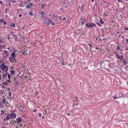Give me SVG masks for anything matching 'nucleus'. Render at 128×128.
I'll return each mask as SVG.
<instances>
[{"mask_svg":"<svg viewBox=\"0 0 128 128\" xmlns=\"http://www.w3.org/2000/svg\"><path fill=\"white\" fill-rule=\"evenodd\" d=\"M11 56L14 58H15L16 57V55L15 53L14 52H12L11 54Z\"/></svg>","mask_w":128,"mask_h":128,"instance_id":"obj_16","label":"nucleus"},{"mask_svg":"<svg viewBox=\"0 0 128 128\" xmlns=\"http://www.w3.org/2000/svg\"><path fill=\"white\" fill-rule=\"evenodd\" d=\"M9 60L11 63H14V60L15 59V58L14 57L10 56L9 58Z\"/></svg>","mask_w":128,"mask_h":128,"instance_id":"obj_2","label":"nucleus"},{"mask_svg":"<svg viewBox=\"0 0 128 128\" xmlns=\"http://www.w3.org/2000/svg\"><path fill=\"white\" fill-rule=\"evenodd\" d=\"M96 24H97L98 26L100 27H101L102 26V25H101L99 23L97 22L96 23Z\"/></svg>","mask_w":128,"mask_h":128,"instance_id":"obj_34","label":"nucleus"},{"mask_svg":"<svg viewBox=\"0 0 128 128\" xmlns=\"http://www.w3.org/2000/svg\"><path fill=\"white\" fill-rule=\"evenodd\" d=\"M82 6H80L79 8L81 12H82L83 11V4H82Z\"/></svg>","mask_w":128,"mask_h":128,"instance_id":"obj_12","label":"nucleus"},{"mask_svg":"<svg viewBox=\"0 0 128 128\" xmlns=\"http://www.w3.org/2000/svg\"><path fill=\"white\" fill-rule=\"evenodd\" d=\"M59 19L60 20H62V19L61 17V16H59Z\"/></svg>","mask_w":128,"mask_h":128,"instance_id":"obj_56","label":"nucleus"},{"mask_svg":"<svg viewBox=\"0 0 128 128\" xmlns=\"http://www.w3.org/2000/svg\"><path fill=\"white\" fill-rule=\"evenodd\" d=\"M33 12V11L32 10L31 12H30V14H28L29 15H30L31 16H32L33 15V14L32 13V12Z\"/></svg>","mask_w":128,"mask_h":128,"instance_id":"obj_29","label":"nucleus"},{"mask_svg":"<svg viewBox=\"0 0 128 128\" xmlns=\"http://www.w3.org/2000/svg\"><path fill=\"white\" fill-rule=\"evenodd\" d=\"M114 99H116L118 98L116 96H114Z\"/></svg>","mask_w":128,"mask_h":128,"instance_id":"obj_38","label":"nucleus"},{"mask_svg":"<svg viewBox=\"0 0 128 128\" xmlns=\"http://www.w3.org/2000/svg\"><path fill=\"white\" fill-rule=\"evenodd\" d=\"M61 64L63 65H64V62L63 60H62V62Z\"/></svg>","mask_w":128,"mask_h":128,"instance_id":"obj_42","label":"nucleus"},{"mask_svg":"<svg viewBox=\"0 0 128 128\" xmlns=\"http://www.w3.org/2000/svg\"><path fill=\"white\" fill-rule=\"evenodd\" d=\"M88 44L89 45V46H90V49H92V44Z\"/></svg>","mask_w":128,"mask_h":128,"instance_id":"obj_33","label":"nucleus"},{"mask_svg":"<svg viewBox=\"0 0 128 128\" xmlns=\"http://www.w3.org/2000/svg\"><path fill=\"white\" fill-rule=\"evenodd\" d=\"M12 36H13L14 38L15 39V40L16 41H17V40L18 38L17 36L14 34Z\"/></svg>","mask_w":128,"mask_h":128,"instance_id":"obj_13","label":"nucleus"},{"mask_svg":"<svg viewBox=\"0 0 128 128\" xmlns=\"http://www.w3.org/2000/svg\"><path fill=\"white\" fill-rule=\"evenodd\" d=\"M92 27H93L94 26H96V24H95L93 23H92Z\"/></svg>","mask_w":128,"mask_h":128,"instance_id":"obj_37","label":"nucleus"},{"mask_svg":"<svg viewBox=\"0 0 128 128\" xmlns=\"http://www.w3.org/2000/svg\"><path fill=\"white\" fill-rule=\"evenodd\" d=\"M20 106L21 108H22L23 109H24V106L23 105H22V106L20 105Z\"/></svg>","mask_w":128,"mask_h":128,"instance_id":"obj_44","label":"nucleus"},{"mask_svg":"<svg viewBox=\"0 0 128 128\" xmlns=\"http://www.w3.org/2000/svg\"><path fill=\"white\" fill-rule=\"evenodd\" d=\"M101 30L102 31V34L103 33V32H104V28H101Z\"/></svg>","mask_w":128,"mask_h":128,"instance_id":"obj_40","label":"nucleus"},{"mask_svg":"<svg viewBox=\"0 0 128 128\" xmlns=\"http://www.w3.org/2000/svg\"><path fill=\"white\" fill-rule=\"evenodd\" d=\"M7 76L8 77V80H10V78H11V76H12L11 75V74H10L9 73H8Z\"/></svg>","mask_w":128,"mask_h":128,"instance_id":"obj_14","label":"nucleus"},{"mask_svg":"<svg viewBox=\"0 0 128 128\" xmlns=\"http://www.w3.org/2000/svg\"><path fill=\"white\" fill-rule=\"evenodd\" d=\"M22 38L23 41L25 39V38L24 36L22 37Z\"/></svg>","mask_w":128,"mask_h":128,"instance_id":"obj_50","label":"nucleus"},{"mask_svg":"<svg viewBox=\"0 0 128 128\" xmlns=\"http://www.w3.org/2000/svg\"><path fill=\"white\" fill-rule=\"evenodd\" d=\"M100 23L101 24H104V22L102 21V19H101L100 20Z\"/></svg>","mask_w":128,"mask_h":128,"instance_id":"obj_27","label":"nucleus"},{"mask_svg":"<svg viewBox=\"0 0 128 128\" xmlns=\"http://www.w3.org/2000/svg\"><path fill=\"white\" fill-rule=\"evenodd\" d=\"M104 28L106 29V30H108V27H106V26H104Z\"/></svg>","mask_w":128,"mask_h":128,"instance_id":"obj_53","label":"nucleus"},{"mask_svg":"<svg viewBox=\"0 0 128 128\" xmlns=\"http://www.w3.org/2000/svg\"><path fill=\"white\" fill-rule=\"evenodd\" d=\"M3 52H4L5 53H6V54H8V52L7 51L4 50L3 51Z\"/></svg>","mask_w":128,"mask_h":128,"instance_id":"obj_31","label":"nucleus"},{"mask_svg":"<svg viewBox=\"0 0 128 128\" xmlns=\"http://www.w3.org/2000/svg\"><path fill=\"white\" fill-rule=\"evenodd\" d=\"M11 74H11V75H12V74H14L16 72L14 70H11Z\"/></svg>","mask_w":128,"mask_h":128,"instance_id":"obj_22","label":"nucleus"},{"mask_svg":"<svg viewBox=\"0 0 128 128\" xmlns=\"http://www.w3.org/2000/svg\"><path fill=\"white\" fill-rule=\"evenodd\" d=\"M40 15H42L41 17L42 18H43L44 17V12L41 10H40Z\"/></svg>","mask_w":128,"mask_h":128,"instance_id":"obj_8","label":"nucleus"},{"mask_svg":"<svg viewBox=\"0 0 128 128\" xmlns=\"http://www.w3.org/2000/svg\"><path fill=\"white\" fill-rule=\"evenodd\" d=\"M22 14H20V15H19V17H20H20H22Z\"/></svg>","mask_w":128,"mask_h":128,"instance_id":"obj_60","label":"nucleus"},{"mask_svg":"<svg viewBox=\"0 0 128 128\" xmlns=\"http://www.w3.org/2000/svg\"><path fill=\"white\" fill-rule=\"evenodd\" d=\"M53 16L55 17H56V18H58V16L57 15V16H55L54 14H53Z\"/></svg>","mask_w":128,"mask_h":128,"instance_id":"obj_48","label":"nucleus"},{"mask_svg":"<svg viewBox=\"0 0 128 128\" xmlns=\"http://www.w3.org/2000/svg\"><path fill=\"white\" fill-rule=\"evenodd\" d=\"M9 96H11V93L10 92H9Z\"/></svg>","mask_w":128,"mask_h":128,"instance_id":"obj_58","label":"nucleus"},{"mask_svg":"<svg viewBox=\"0 0 128 128\" xmlns=\"http://www.w3.org/2000/svg\"><path fill=\"white\" fill-rule=\"evenodd\" d=\"M13 33V32H11L10 34L11 35H12L14 34H13L12 33Z\"/></svg>","mask_w":128,"mask_h":128,"instance_id":"obj_57","label":"nucleus"},{"mask_svg":"<svg viewBox=\"0 0 128 128\" xmlns=\"http://www.w3.org/2000/svg\"><path fill=\"white\" fill-rule=\"evenodd\" d=\"M7 80H6L5 82H2V84L4 85H8V82H7Z\"/></svg>","mask_w":128,"mask_h":128,"instance_id":"obj_20","label":"nucleus"},{"mask_svg":"<svg viewBox=\"0 0 128 128\" xmlns=\"http://www.w3.org/2000/svg\"><path fill=\"white\" fill-rule=\"evenodd\" d=\"M2 97H3V99L2 100V102L4 104H6V99H5L4 97V96H2Z\"/></svg>","mask_w":128,"mask_h":128,"instance_id":"obj_10","label":"nucleus"},{"mask_svg":"<svg viewBox=\"0 0 128 128\" xmlns=\"http://www.w3.org/2000/svg\"><path fill=\"white\" fill-rule=\"evenodd\" d=\"M66 20V18L65 17H64V18H63V20Z\"/></svg>","mask_w":128,"mask_h":128,"instance_id":"obj_63","label":"nucleus"},{"mask_svg":"<svg viewBox=\"0 0 128 128\" xmlns=\"http://www.w3.org/2000/svg\"><path fill=\"white\" fill-rule=\"evenodd\" d=\"M15 24L14 23H11L10 24V26L12 28H14L15 26Z\"/></svg>","mask_w":128,"mask_h":128,"instance_id":"obj_11","label":"nucleus"},{"mask_svg":"<svg viewBox=\"0 0 128 128\" xmlns=\"http://www.w3.org/2000/svg\"><path fill=\"white\" fill-rule=\"evenodd\" d=\"M30 4L31 7H30V5L28 4L26 6V8H32V7L33 6V4L32 3H30Z\"/></svg>","mask_w":128,"mask_h":128,"instance_id":"obj_7","label":"nucleus"},{"mask_svg":"<svg viewBox=\"0 0 128 128\" xmlns=\"http://www.w3.org/2000/svg\"><path fill=\"white\" fill-rule=\"evenodd\" d=\"M41 5L42 8H44V7L45 6H46V5L45 4H42Z\"/></svg>","mask_w":128,"mask_h":128,"instance_id":"obj_25","label":"nucleus"},{"mask_svg":"<svg viewBox=\"0 0 128 128\" xmlns=\"http://www.w3.org/2000/svg\"><path fill=\"white\" fill-rule=\"evenodd\" d=\"M12 50H13V52H14L15 53L16 51H17V50H15L14 48L12 49Z\"/></svg>","mask_w":128,"mask_h":128,"instance_id":"obj_39","label":"nucleus"},{"mask_svg":"<svg viewBox=\"0 0 128 128\" xmlns=\"http://www.w3.org/2000/svg\"><path fill=\"white\" fill-rule=\"evenodd\" d=\"M27 50L26 49H24V50L22 53V54L24 55L25 54L26 55H28V53L27 52H26V51H27Z\"/></svg>","mask_w":128,"mask_h":128,"instance_id":"obj_9","label":"nucleus"},{"mask_svg":"<svg viewBox=\"0 0 128 128\" xmlns=\"http://www.w3.org/2000/svg\"><path fill=\"white\" fill-rule=\"evenodd\" d=\"M7 116H8L10 119H14L16 117V114L14 112H12L10 114H8Z\"/></svg>","mask_w":128,"mask_h":128,"instance_id":"obj_1","label":"nucleus"},{"mask_svg":"<svg viewBox=\"0 0 128 128\" xmlns=\"http://www.w3.org/2000/svg\"><path fill=\"white\" fill-rule=\"evenodd\" d=\"M52 22L51 21V20H50L48 21V23L47 24H48V25L49 26L50 23H51L52 24Z\"/></svg>","mask_w":128,"mask_h":128,"instance_id":"obj_26","label":"nucleus"},{"mask_svg":"<svg viewBox=\"0 0 128 128\" xmlns=\"http://www.w3.org/2000/svg\"><path fill=\"white\" fill-rule=\"evenodd\" d=\"M6 70H5V71H4L3 72H6V73H7V72H8L7 71L8 70V68H6Z\"/></svg>","mask_w":128,"mask_h":128,"instance_id":"obj_41","label":"nucleus"},{"mask_svg":"<svg viewBox=\"0 0 128 128\" xmlns=\"http://www.w3.org/2000/svg\"><path fill=\"white\" fill-rule=\"evenodd\" d=\"M12 2L14 3L16 2V0H9Z\"/></svg>","mask_w":128,"mask_h":128,"instance_id":"obj_23","label":"nucleus"},{"mask_svg":"<svg viewBox=\"0 0 128 128\" xmlns=\"http://www.w3.org/2000/svg\"><path fill=\"white\" fill-rule=\"evenodd\" d=\"M122 62L124 65V66L128 64V62L125 59H123V60H122Z\"/></svg>","mask_w":128,"mask_h":128,"instance_id":"obj_6","label":"nucleus"},{"mask_svg":"<svg viewBox=\"0 0 128 128\" xmlns=\"http://www.w3.org/2000/svg\"><path fill=\"white\" fill-rule=\"evenodd\" d=\"M8 8H6V10L5 11V13H6V14L7 13V10H8Z\"/></svg>","mask_w":128,"mask_h":128,"instance_id":"obj_51","label":"nucleus"},{"mask_svg":"<svg viewBox=\"0 0 128 128\" xmlns=\"http://www.w3.org/2000/svg\"><path fill=\"white\" fill-rule=\"evenodd\" d=\"M8 116L7 115V116L6 117V121H8L10 119Z\"/></svg>","mask_w":128,"mask_h":128,"instance_id":"obj_24","label":"nucleus"},{"mask_svg":"<svg viewBox=\"0 0 128 128\" xmlns=\"http://www.w3.org/2000/svg\"><path fill=\"white\" fill-rule=\"evenodd\" d=\"M117 1L118 2H122V3L123 2V1L121 0H117Z\"/></svg>","mask_w":128,"mask_h":128,"instance_id":"obj_49","label":"nucleus"},{"mask_svg":"<svg viewBox=\"0 0 128 128\" xmlns=\"http://www.w3.org/2000/svg\"><path fill=\"white\" fill-rule=\"evenodd\" d=\"M8 82H10V83H12V82H11L10 81V80H7Z\"/></svg>","mask_w":128,"mask_h":128,"instance_id":"obj_45","label":"nucleus"},{"mask_svg":"<svg viewBox=\"0 0 128 128\" xmlns=\"http://www.w3.org/2000/svg\"><path fill=\"white\" fill-rule=\"evenodd\" d=\"M120 59H122V60H123V59H124L125 58H124L123 56H122V55H121L120 56Z\"/></svg>","mask_w":128,"mask_h":128,"instance_id":"obj_32","label":"nucleus"},{"mask_svg":"<svg viewBox=\"0 0 128 128\" xmlns=\"http://www.w3.org/2000/svg\"><path fill=\"white\" fill-rule=\"evenodd\" d=\"M124 29L125 30H128V28H124Z\"/></svg>","mask_w":128,"mask_h":128,"instance_id":"obj_61","label":"nucleus"},{"mask_svg":"<svg viewBox=\"0 0 128 128\" xmlns=\"http://www.w3.org/2000/svg\"><path fill=\"white\" fill-rule=\"evenodd\" d=\"M38 114L39 116L40 117H42V114L40 113H38Z\"/></svg>","mask_w":128,"mask_h":128,"instance_id":"obj_35","label":"nucleus"},{"mask_svg":"<svg viewBox=\"0 0 128 128\" xmlns=\"http://www.w3.org/2000/svg\"><path fill=\"white\" fill-rule=\"evenodd\" d=\"M0 68L2 70L3 72L6 69L5 65V64H2V65H1L0 66Z\"/></svg>","mask_w":128,"mask_h":128,"instance_id":"obj_5","label":"nucleus"},{"mask_svg":"<svg viewBox=\"0 0 128 128\" xmlns=\"http://www.w3.org/2000/svg\"><path fill=\"white\" fill-rule=\"evenodd\" d=\"M81 24H84V21L81 22Z\"/></svg>","mask_w":128,"mask_h":128,"instance_id":"obj_55","label":"nucleus"},{"mask_svg":"<svg viewBox=\"0 0 128 128\" xmlns=\"http://www.w3.org/2000/svg\"><path fill=\"white\" fill-rule=\"evenodd\" d=\"M89 24H85V26H86L88 27H89Z\"/></svg>","mask_w":128,"mask_h":128,"instance_id":"obj_46","label":"nucleus"},{"mask_svg":"<svg viewBox=\"0 0 128 128\" xmlns=\"http://www.w3.org/2000/svg\"><path fill=\"white\" fill-rule=\"evenodd\" d=\"M120 44H118L116 46L117 47V49L118 50H120Z\"/></svg>","mask_w":128,"mask_h":128,"instance_id":"obj_19","label":"nucleus"},{"mask_svg":"<svg viewBox=\"0 0 128 128\" xmlns=\"http://www.w3.org/2000/svg\"><path fill=\"white\" fill-rule=\"evenodd\" d=\"M46 22H47V23H48V22L49 20H50L48 18H46Z\"/></svg>","mask_w":128,"mask_h":128,"instance_id":"obj_36","label":"nucleus"},{"mask_svg":"<svg viewBox=\"0 0 128 128\" xmlns=\"http://www.w3.org/2000/svg\"><path fill=\"white\" fill-rule=\"evenodd\" d=\"M8 54H6V56H4V57L5 59H7L8 57Z\"/></svg>","mask_w":128,"mask_h":128,"instance_id":"obj_30","label":"nucleus"},{"mask_svg":"<svg viewBox=\"0 0 128 128\" xmlns=\"http://www.w3.org/2000/svg\"><path fill=\"white\" fill-rule=\"evenodd\" d=\"M37 111V110L36 109H35L34 110V112H36Z\"/></svg>","mask_w":128,"mask_h":128,"instance_id":"obj_54","label":"nucleus"},{"mask_svg":"<svg viewBox=\"0 0 128 128\" xmlns=\"http://www.w3.org/2000/svg\"><path fill=\"white\" fill-rule=\"evenodd\" d=\"M14 62L15 63H17L18 62V61L15 58V59L14 60Z\"/></svg>","mask_w":128,"mask_h":128,"instance_id":"obj_47","label":"nucleus"},{"mask_svg":"<svg viewBox=\"0 0 128 128\" xmlns=\"http://www.w3.org/2000/svg\"><path fill=\"white\" fill-rule=\"evenodd\" d=\"M104 16H107L108 15V14H106L105 13H104Z\"/></svg>","mask_w":128,"mask_h":128,"instance_id":"obj_52","label":"nucleus"},{"mask_svg":"<svg viewBox=\"0 0 128 128\" xmlns=\"http://www.w3.org/2000/svg\"><path fill=\"white\" fill-rule=\"evenodd\" d=\"M126 42H128V39L127 38H126Z\"/></svg>","mask_w":128,"mask_h":128,"instance_id":"obj_62","label":"nucleus"},{"mask_svg":"<svg viewBox=\"0 0 128 128\" xmlns=\"http://www.w3.org/2000/svg\"><path fill=\"white\" fill-rule=\"evenodd\" d=\"M2 1H0V3L1 4H2V6L3 4H2Z\"/></svg>","mask_w":128,"mask_h":128,"instance_id":"obj_59","label":"nucleus"},{"mask_svg":"<svg viewBox=\"0 0 128 128\" xmlns=\"http://www.w3.org/2000/svg\"><path fill=\"white\" fill-rule=\"evenodd\" d=\"M92 23H90L89 24V27H90V28H92Z\"/></svg>","mask_w":128,"mask_h":128,"instance_id":"obj_28","label":"nucleus"},{"mask_svg":"<svg viewBox=\"0 0 128 128\" xmlns=\"http://www.w3.org/2000/svg\"><path fill=\"white\" fill-rule=\"evenodd\" d=\"M126 49L128 51V48L127 47V46H126Z\"/></svg>","mask_w":128,"mask_h":128,"instance_id":"obj_64","label":"nucleus"},{"mask_svg":"<svg viewBox=\"0 0 128 128\" xmlns=\"http://www.w3.org/2000/svg\"><path fill=\"white\" fill-rule=\"evenodd\" d=\"M2 23L4 24V26L7 24L3 18L0 19V23Z\"/></svg>","mask_w":128,"mask_h":128,"instance_id":"obj_3","label":"nucleus"},{"mask_svg":"<svg viewBox=\"0 0 128 128\" xmlns=\"http://www.w3.org/2000/svg\"><path fill=\"white\" fill-rule=\"evenodd\" d=\"M0 94H3V93H4V94L5 93V90H0Z\"/></svg>","mask_w":128,"mask_h":128,"instance_id":"obj_18","label":"nucleus"},{"mask_svg":"<svg viewBox=\"0 0 128 128\" xmlns=\"http://www.w3.org/2000/svg\"><path fill=\"white\" fill-rule=\"evenodd\" d=\"M8 72H7V73L6 72V73L5 74H3L2 75V76L3 77V79L5 78V77L6 76L7 74L8 75Z\"/></svg>","mask_w":128,"mask_h":128,"instance_id":"obj_17","label":"nucleus"},{"mask_svg":"<svg viewBox=\"0 0 128 128\" xmlns=\"http://www.w3.org/2000/svg\"><path fill=\"white\" fill-rule=\"evenodd\" d=\"M1 112L2 113L1 114V116H2V114H4V111L3 110H1Z\"/></svg>","mask_w":128,"mask_h":128,"instance_id":"obj_43","label":"nucleus"},{"mask_svg":"<svg viewBox=\"0 0 128 128\" xmlns=\"http://www.w3.org/2000/svg\"><path fill=\"white\" fill-rule=\"evenodd\" d=\"M22 118L21 117H18L16 119V122H18V123L19 124L22 121Z\"/></svg>","mask_w":128,"mask_h":128,"instance_id":"obj_4","label":"nucleus"},{"mask_svg":"<svg viewBox=\"0 0 128 128\" xmlns=\"http://www.w3.org/2000/svg\"><path fill=\"white\" fill-rule=\"evenodd\" d=\"M115 53H116L115 54L116 55V56L117 58L118 59H120V56H119V55L118 54H117L116 53V52H115Z\"/></svg>","mask_w":128,"mask_h":128,"instance_id":"obj_15","label":"nucleus"},{"mask_svg":"<svg viewBox=\"0 0 128 128\" xmlns=\"http://www.w3.org/2000/svg\"><path fill=\"white\" fill-rule=\"evenodd\" d=\"M84 17L83 16H81L80 18V20L81 22L84 21Z\"/></svg>","mask_w":128,"mask_h":128,"instance_id":"obj_21","label":"nucleus"}]
</instances>
